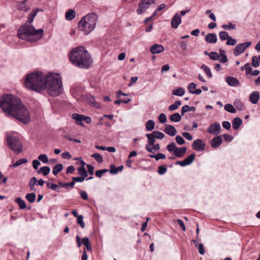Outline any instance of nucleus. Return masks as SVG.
I'll return each mask as SVG.
<instances>
[{
    "label": "nucleus",
    "instance_id": "nucleus-14",
    "mask_svg": "<svg viewBox=\"0 0 260 260\" xmlns=\"http://www.w3.org/2000/svg\"><path fill=\"white\" fill-rule=\"evenodd\" d=\"M165 50L164 46L161 45L155 44L150 48V52L152 54H158L162 52Z\"/></svg>",
    "mask_w": 260,
    "mask_h": 260
},
{
    "label": "nucleus",
    "instance_id": "nucleus-27",
    "mask_svg": "<svg viewBox=\"0 0 260 260\" xmlns=\"http://www.w3.org/2000/svg\"><path fill=\"white\" fill-rule=\"evenodd\" d=\"M185 90L182 87H179L178 88L173 90L172 94L176 96H182L184 94Z\"/></svg>",
    "mask_w": 260,
    "mask_h": 260
},
{
    "label": "nucleus",
    "instance_id": "nucleus-64",
    "mask_svg": "<svg viewBox=\"0 0 260 260\" xmlns=\"http://www.w3.org/2000/svg\"><path fill=\"white\" fill-rule=\"evenodd\" d=\"M40 164L39 160L35 159L32 161V166L35 170H38Z\"/></svg>",
    "mask_w": 260,
    "mask_h": 260
},
{
    "label": "nucleus",
    "instance_id": "nucleus-8",
    "mask_svg": "<svg viewBox=\"0 0 260 260\" xmlns=\"http://www.w3.org/2000/svg\"><path fill=\"white\" fill-rule=\"evenodd\" d=\"M154 3L155 0H141L139 4L138 8L137 10V14L141 15L148 9L151 4Z\"/></svg>",
    "mask_w": 260,
    "mask_h": 260
},
{
    "label": "nucleus",
    "instance_id": "nucleus-34",
    "mask_svg": "<svg viewBox=\"0 0 260 260\" xmlns=\"http://www.w3.org/2000/svg\"><path fill=\"white\" fill-rule=\"evenodd\" d=\"M15 202L18 204L20 209H25L26 207L25 202L21 198H18L15 200Z\"/></svg>",
    "mask_w": 260,
    "mask_h": 260
},
{
    "label": "nucleus",
    "instance_id": "nucleus-9",
    "mask_svg": "<svg viewBox=\"0 0 260 260\" xmlns=\"http://www.w3.org/2000/svg\"><path fill=\"white\" fill-rule=\"evenodd\" d=\"M251 45V42H246L238 44L233 50L234 55L237 56L243 53Z\"/></svg>",
    "mask_w": 260,
    "mask_h": 260
},
{
    "label": "nucleus",
    "instance_id": "nucleus-61",
    "mask_svg": "<svg viewBox=\"0 0 260 260\" xmlns=\"http://www.w3.org/2000/svg\"><path fill=\"white\" fill-rule=\"evenodd\" d=\"M84 178L83 177L80 176V177H73L72 178V181L74 182L75 183V182H82L84 180Z\"/></svg>",
    "mask_w": 260,
    "mask_h": 260
},
{
    "label": "nucleus",
    "instance_id": "nucleus-15",
    "mask_svg": "<svg viewBox=\"0 0 260 260\" xmlns=\"http://www.w3.org/2000/svg\"><path fill=\"white\" fill-rule=\"evenodd\" d=\"M260 98L259 93L257 91L252 92L249 95V101L253 104L257 103Z\"/></svg>",
    "mask_w": 260,
    "mask_h": 260
},
{
    "label": "nucleus",
    "instance_id": "nucleus-41",
    "mask_svg": "<svg viewBox=\"0 0 260 260\" xmlns=\"http://www.w3.org/2000/svg\"><path fill=\"white\" fill-rule=\"evenodd\" d=\"M167 171V168L165 165L159 166L158 167L157 173L160 175H163L166 174Z\"/></svg>",
    "mask_w": 260,
    "mask_h": 260
},
{
    "label": "nucleus",
    "instance_id": "nucleus-59",
    "mask_svg": "<svg viewBox=\"0 0 260 260\" xmlns=\"http://www.w3.org/2000/svg\"><path fill=\"white\" fill-rule=\"evenodd\" d=\"M174 155L177 157H181L183 156V154L178 147H177L176 151L174 152Z\"/></svg>",
    "mask_w": 260,
    "mask_h": 260
},
{
    "label": "nucleus",
    "instance_id": "nucleus-25",
    "mask_svg": "<svg viewBox=\"0 0 260 260\" xmlns=\"http://www.w3.org/2000/svg\"><path fill=\"white\" fill-rule=\"evenodd\" d=\"M78 174L83 178H85L88 176V172L84 166H81L78 168Z\"/></svg>",
    "mask_w": 260,
    "mask_h": 260
},
{
    "label": "nucleus",
    "instance_id": "nucleus-54",
    "mask_svg": "<svg viewBox=\"0 0 260 260\" xmlns=\"http://www.w3.org/2000/svg\"><path fill=\"white\" fill-rule=\"evenodd\" d=\"M39 161H41L44 163H47L48 161V156L46 154H41L38 156Z\"/></svg>",
    "mask_w": 260,
    "mask_h": 260
},
{
    "label": "nucleus",
    "instance_id": "nucleus-40",
    "mask_svg": "<svg viewBox=\"0 0 260 260\" xmlns=\"http://www.w3.org/2000/svg\"><path fill=\"white\" fill-rule=\"evenodd\" d=\"M195 153H193L184 159L185 160V162H186V164H187V165H189L192 164V162L193 161L195 158Z\"/></svg>",
    "mask_w": 260,
    "mask_h": 260
},
{
    "label": "nucleus",
    "instance_id": "nucleus-24",
    "mask_svg": "<svg viewBox=\"0 0 260 260\" xmlns=\"http://www.w3.org/2000/svg\"><path fill=\"white\" fill-rule=\"evenodd\" d=\"M196 110V108L194 107H193V106L190 107L188 105H185V106H183L181 108V114L182 116H183L184 114L186 112H187L189 111L195 112Z\"/></svg>",
    "mask_w": 260,
    "mask_h": 260
},
{
    "label": "nucleus",
    "instance_id": "nucleus-44",
    "mask_svg": "<svg viewBox=\"0 0 260 260\" xmlns=\"http://www.w3.org/2000/svg\"><path fill=\"white\" fill-rule=\"evenodd\" d=\"M244 68L245 70L246 75L248 76V75L250 74L251 72L252 71V69L251 67V64H250V63H246L244 66Z\"/></svg>",
    "mask_w": 260,
    "mask_h": 260
},
{
    "label": "nucleus",
    "instance_id": "nucleus-1",
    "mask_svg": "<svg viewBox=\"0 0 260 260\" xmlns=\"http://www.w3.org/2000/svg\"><path fill=\"white\" fill-rule=\"evenodd\" d=\"M0 108L6 114L24 124H28L30 122L29 111L22 104L20 99L14 94H4L0 98Z\"/></svg>",
    "mask_w": 260,
    "mask_h": 260
},
{
    "label": "nucleus",
    "instance_id": "nucleus-48",
    "mask_svg": "<svg viewBox=\"0 0 260 260\" xmlns=\"http://www.w3.org/2000/svg\"><path fill=\"white\" fill-rule=\"evenodd\" d=\"M234 105L239 110H243L244 109V105L243 103L238 100H236L234 102Z\"/></svg>",
    "mask_w": 260,
    "mask_h": 260
},
{
    "label": "nucleus",
    "instance_id": "nucleus-43",
    "mask_svg": "<svg viewBox=\"0 0 260 260\" xmlns=\"http://www.w3.org/2000/svg\"><path fill=\"white\" fill-rule=\"evenodd\" d=\"M38 174H43L44 176L49 174V167H44L41 168L37 172Z\"/></svg>",
    "mask_w": 260,
    "mask_h": 260
},
{
    "label": "nucleus",
    "instance_id": "nucleus-45",
    "mask_svg": "<svg viewBox=\"0 0 260 260\" xmlns=\"http://www.w3.org/2000/svg\"><path fill=\"white\" fill-rule=\"evenodd\" d=\"M208 56L212 60H217L219 59V55L216 52L212 51L209 52Z\"/></svg>",
    "mask_w": 260,
    "mask_h": 260
},
{
    "label": "nucleus",
    "instance_id": "nucleus-16",
    "mask_svg": "<svg viewBox=\"0 0 260 260\" xmlns=\"http://www.w3.org/2000/svg\"><path fill=\"white\" fill-rule=\"evenodd\" d=\"M225 81L230 86L232 87H237L240 84L238 80L236 78L233 77L227 76L225 78Z\"/></svg>",
    "mask_w": 260,
    "mask_h": 260
},
{
    "label": "nucleus",
    "instance_id": "nucleus-57",
    "mask_svg": "<svg viewBox=\"0 0 260 260\" xmlns=\"http://www.w3.org/2000/svg\"><path fill=\"white\" fill-rule=\"evenodd\" d=\"M79 194L81 198L87 201L88 199V197L87 192L84 190H81L79 192Z\"/></svg>",
    "mask_w": 260,
    "mask_h": 260
},
{
    "label": "nucleus",
    "instance_id": "nucleus-30",
    "mask_svg": "<svg viewBox=\"0 0 260 260\" xmlns=\"http://www.w3.org/2000/svg\"><path fill=\"white\" fill-rule=\"evenodd\" d=\"M82 243L86 246L88 251H91L92 247L91 246V243L88 237H84L82 239Z\"/></svg>",
    "mask_w": 260,
    "mask_h": 260
},
{
    "label": "nucleus",
    "instance_id": "nucleus-3",
    "mask_svg": "<svg viewBox=\"0 0 260 260\" xmlns=\"http://www.w3.org/2000/svg\"><path fill=\"white\" fill-rule=\"evenodd\" d=\"M48 77V74H45L41 71L30 72L24 78V86L28 90L41 92L47 87Z\"/></svg>",
    "mask_w": 260,
    "mask_h": 260
},
{
    "label": "nucleus",
    "instance_id": "nucleus-42",
    "mask_svg": "<svg viewBox=\"0 0 260 260\" xmlns=\"http://www.w3.org/2000/svg\"><path fill=\"white\" fill-rule=\"evenodd\" d=\"M219 37L221 41H224L225 40H228L230 36L227 32L221 31L219 34Z\"/></svg>",
    "mask_w": 260,
    "mask_h": 260
},
{
    "label": "nucleus",
    "instance_id": "nucleus-58",
    "mask_svg": "<svg viewBox=\"0 0 260 260\" xmlns=\"http://www.w3.org/2000/svg\"><path fill=\"white\" fill-rule=\"evenodd\" d=\"M75 185V183L74 182H71L69 183H64L63 186V188L69 189L70 188H74Z\"/></svg>",
    "mask_w": 260,
    "mask_h": 260
},
{
    "label": "nucleus",
    "instance_id": "nucleus-53",
    "mask_svg": "<svg viewBox=\"0 0 260 260\" xmlns=\"http://www.w3.org/2000/svg\"><path fill=\"white\" fill-rule=\"evenodd\" d=\"M196 87L197 85L194 83L191 82L189 83L187 87L188 91L192 93V92H193L194 90H196Z\"/></svg>",
    "mask_w": 260,
    "mask_h": 260
},
{
    "label": "nucleus",
    "instance_id": "nucleus-18",
    "mask_svg": "<svg viewBox=\"0 0 260 260\" xmlns=\"http://www.w3.org/2000/svg\"><path fill=\"white\" fill-rule=\"evenodd\" d=\"M83 115H81L78 113H73L72 115V118L76 121L77 124L81 126H83L84 124L82 122V121H83Z\"/></svg>",
    "mask_w": 260,
    "mask_h": 260
},
{
    "label": "nucleus",
    "instance_id": "nucleus-29",
    "mask_svg": "<svg viewBox=\"0 0 260 260\" xmlns=\"http://www.w3.org/2000/svg\"><path fill=\"white\" fill-rule=\"evenodd\" d=\"M155 122L152 120H148L146 124V129L148 131H152L154 128Z\"/></svg>",
    "mask_w": 260,
    "mask_h": 260
},
{
    "label": "nucleus",
    "instance_id": "nucleus-28",
    "mask_svg": "<svg viewBox=\"0 0 260 260\" xmlns=\"http://www.w3.org/2000/svg\"><path fill=\"white\" fill-rule=\"evenodd\" d=\"M63 169V165L61 164H59L55 165L52 169V173L54 175H56Z\"/></svg>",
    "mask_w": 260,
    "mask_h": 260
},
{
    "label": "nucleus",
    "instance_id": "nucleus-22",
    "mask_svg": "<svg viewBox=\"0 0 260 260\" xmlns=\"http://www.w3.org/2000/svg\"><path fill=\"white\" fill-rule=\"evenodd\" d=\"M76 12L73 9H69L65 13L66 19L68 21H71L75 18Z\"/></svg>",
    "mask_w": 260,
    "mask_h": 260
},
{
    "label": "nucleus",
    "instance_id": "nucleus-46",
    "mask_svg": "<svg viewBox=\"0 0 260 260\" xmlns=\"http://www.w3.org/2000/svg\"><path fill=\"white\" fill-rule=\"evenodd\" d=\"M91 156L93 157L98 162L102 163L103 161L102 155L99 153H93Z\"/></svg>",
    "mask_w": 260,
    "mask_h": 260
},
{
    "label": "nucleus",
    "instance_id": "nucleus-5",
    "mask_svg": "<svg viewBox=\"0 0 260 260\" xmlns=\"http://www.w3.org/2000/svg\"><path fill=\"white\" fill-rule=\"evenodd\" d=\"M98 15L94 12L89 13L83 16L78 23L79 29L84 34L88 35L95 27L98 21Z\"/></svg>",
    "mask_w": 260,
    "mask_h": 260
},
{
    "label": "nucleus",
    "instance_id": "nucleus-6",
    "mask_svg": "<svg viewBox=\"0 0 260 260\" xmlns=\"http://www.w3.org/2000/svg\"><path fill=\"white\" fill-rule=\"evenodd\" d=\"M63 91L62 78L59 73L50 72V96H57Z\"/></svg>",
    "mask_w": 260,
    "mask_h": 260
},
{
    "label": "nucleus",
    "instance_id": "nucleus-37",
    "mask_svg": "<svg viewBox=\"0 0 260 260\" xmlns=\"http://www.w3.org/2000/svg\"><path fill=\"white\" fill-rule=\"evenodd\" d=\"M149 157L150 158H154L156 159V160H158L160 159H164L166 158V155L161 153H158L157 154H150L149 155Z\"/></svg>",
    "mask_w": 260,
    "mask_h": 260
},
{
    "label": "nucleus",
    "instance_id": "nucleus-13",
    "mask_svg": "<svg viewBox=\"0 0 260 260\" xmlns=\"http://www.w3.org/2000/svg\"><path fill=\"white\" fill-rule=\"evenodd\" d=\"M181 22V17L180 14L176 13L173 17L171 21V26L173 28H178Z\"/></svg>",
    "mask_w": 260,
    "mask_h": 260
},
{
    "label": "nucleus",
    "instance_id": "nucleus-12",
    "mask_svg": "<svg viewBox=\"0 0 260 260\" xmlns=\"http://www.w3.org/2000/svg\"><path fill=\"white\" fill-rule=\"evenodd\" d=\"M222 143L221 136H217L214 137L210 142L211 146L213 148L219 147Z\"/></svg>",
    "mask_w": 260,
    "mask_h": 260
},
{
    "label": "nucleus",
    "instance_id": "nucleus-39",
    "mask_svg": "<svg viewBox=\"0 0 260 260\" xmlns=\"http://www.w3.org/2000/svg\"><path fill=\"white\" fill-rule=\"evenodd\" d=\"M156 139H162L165 137V135L162 132L159 131H153L151 133Z\"/></svg>",
    "mask_w": 260,
    "mask_h": 260
},
{
    "label": "nucleus",
    "instance_id": "nucleus-56",
    "mask_svg": "<svg viewBox=\"0 0 260 260\" xmlns=\"http://www.w3.org/2000/svg\"><path fill=\"white\" fill-rule=\"evenodd\" d=\"M158 120L161 123L167 121V116L164 113H161L158 116Z\"/></svg>",
    "mask_w": 260,
    "mask_h": 260
},
{
    "label": "nucleus",
    "instance_id": "nucleus-38",
    "mask_svg": "<svg viewBox=\"0 0 260 260\" xmlns=\"http://www.w3.org/2000/svg\"><path fill=\"white\" fill-rule=\"evenodd\" d=\"M146 136L148 139L149 144L151 146L154 145L155 141V139L156 138L154 137V136L152 135V134H147Z\"/></svg>",
    "mask_w": 260,
    "mask_h": 260
},
{
    "label": "nucleus",
    "instance_id": "nucleus-19",
    "mask_svg": "<svg viewBox=\"0 0 260 260\" xmlns=\"http://www.w3.org/2000/svg\"><path fill=\"white\" fill-rule=\"evenodd\" d=\"M205 41L209 43H215L217 42V38L215 34H208L205 38Z\"/></svg>",
    "mask_w": 260,
    "mask_h": 260
},
{
    "label": "nucleus",
    "instance_id": "nucleus-52",
    "mask_svg": "<svg viewBox=\"0 0 260 260\" xmlns=\"http://www.w3.org/2000/svg\"><path fill=\"white\" fill-rule=\"evenodd\" d=\"M259 62L258 61L257 57L256 56H253L252 57V65L254 68H257L259 65Z\"/></svg>",
    "mask_w": 260,
    "mask_h": 260
},
{
    "label": "nucleus",
    "instance_id": "nucleus-23",
    "mask_svg": "<svg viewBox=\"0 0 260 260\" xmlns=\"http://www.w3.org/2000/svg\"><path fill=\"white\" fill-rule=\"evenodd\" d=\"M123 169V166H119L118 167H116L114 165H111L110 168V173L112 174H116L118 172H121Z\"/></svg>",
    "mask_w": 260,
    "mask_h": 260
},
{
    "label": "nucleus",
    "instance_id": "nucleus-31",
    "mask_svg": "<svg viewBox=\"0 0 260 260\" xmlns=\"http://www.w3.org/2000/svg\"><path fill=\"white\" fill-rule=\"evenodd\" d=\"M27 162V159L26 158H22L18 160L15 163H14L13 165H11L10 166L11 168H16L20 165L25 164Z\"/></svg>",
    "mask_w": 260,
    "mask_h": 260
},
{
    "label": "nucleus",
    "instance_id": "nucleus-49",
    "mask_svg": "<svg viewBox=\"0 0 260 260\" xmlns=\"http://www.w3.org/2000/svg\"><path fill=\"white\" fill-rule=\"evenodd\" d=\"M237 41L236 39H233L232 37L230 36L227 40V42L226 43V45H231L234 46L236 44Z\"/></svg>",
    "mask_w": 260,
    "mask_h": 260
},
{
    "label": "nucleus",
    "instance_id": "nucleus-50",
    "mask_svg": "<svg viewBox=\"0 0 260 260\" xmlns=\"http://www.w3.org/2000/svg\"><path fill=\"white\" fill-rule=\"evenodd\" d=\"M222 28L225 30L228 29H236V26L232 23H230L228 25L223 24L222 26Z\"/></svg>",
    "mask_w": 260,
    "mask_h": 260
},
{
    "label": "nucleus",
    "instance_id": "nucleus-11",
    "mask_svg": "<svg viewBox=\"0 0 260 260\" xmlns=\"http://www.w3.org/2000/svg\"><path fill=\"white\" fill-rule=\"evenodd\" d=\"M205 142L200 139L195 140L192 144V148L197 151L204 150L205 149Z\"/></svg>",
    "mask_w": 260,
    "mask_h": 260
},
{
    "label": "nucleus",
    "instance_id": "nucleus-47",
    "mask_svg": "<svg viewBox=\"0 0 260 260\" xmlns=\"http://www.w3.org/2000/svg\"><path fill=\"white\" fill-rule=\"evenodd\" d=\"M83 216L82 215H80L79 216L77 217V223L79 224L82 229H84L85 226L83 221Z\"/></svg>",
    "mask_w": 260,
    "mask_h": 260
},
{
    "label": "nucleus",
    "instance_id": "nucleus-36",
    "mask_svg": "<svg viewBox=\"0 0 260 260\" xmlns=\"http://www.w3.org/2000/svg\"><path fill=\"white\" fill-rule=\"evenodd\" d=\"M25 198L29 203H32L36 199V196L35 193H28L26 194Z\"/></svg>",
    "mask_w": 260,
    "mask_h": 260
},
{
    "label": "nucleus",
    "instance_id": "nucleus-10",
    "mask_svg": "<svg viewBox=\"0 0 260 260\" xmlns=\"http://www.w3.org/2000/svg\"><path fill=\"white\" fill-rule=\"evenodd\" d=\"M221 129L220 124L218 122H215L209 126L207 129V131L209 134L214 135H218L220 133Z\"/></svg>",
    "mask_w": 260,
    "mask_h": 260
},
{
    "label": "nucleus",
    "instance_id": "nucleus-4",
    "mask_svg": "<svg viewBox=\"0 0 260 260\" xmlns=\"http://www.w3.org/2000/svg\"><path fill=\"white\" fill-rule=\"evenodd\" d=\"M69 55L71 62L81 69H88L92 62L89 53L83 46L73 48Z\"/></svg>",
    "mask_w": 260,
    "mask_h": 260
},
{
    "label": "nucleus",
    "instance_id": "nucleus-7",
    "mask_svg": "<svg viewBox=\"0 0 260 260\" xmlns=\"http://www.w3.org/2000/svg\"><path fill=\"white\" fill-rule=\"evenodd\" d=\"M7 141L8 145L11 149L17 153L21 152L23 149L22 144L16 134L14 133L12 135L7 136Z\"/></svg>",
    "mask_w": 260,
    "mask_h": 260
},
{
    "label": "nucleus",
    "instance_id": "nucleus-35",
    "mask_svg": "<svg viewBox=\"0 0 260 260\" xmlns=\"http://www.w3.org/2000/svg\"><path fill=\"white\" fill-rule=\"evenodd\" d=\"M201 69L204 70L205 74L208 76L209 78L212 77V74L210 68L205 64H202L201 67Z\"/></svg>",
    "mask_w": 260,
    "mask_h": 260
},
{
    "label": "nucleus",
    "instance_id": "nucleus-60",
    "mask_svg": "<svg viewBox=\"0 0 260 260\" xmlns=\"http://www.w3.org/2000/svg\"><path fill=\"white\" fill-rule=\"evenodd\" d=\"M199 249V252L201 255H204L205 254V251L204 248V245L202 243H200L198 245V246Z\"/></svg>",
    "mask_w": 260,
    "mask_h": 260
},
{
    "label": "nucleus",
    "instance_id": "nucleus-55",
    "mask_svg": "<svg viewBox=\"0 0 260 260\" xmlns=\"http://www.w3.org/2000/svg\"><path fill=\"white\" fill-rule=\"evenodd\" d=\"M27 0H24L22 2L21 4L19 6V9L22 11H27L29 10L28 7H26L25 5H24L25 2Z\"/></svg>",
    "mask_w": 260,
    "mask_h": 260
},
{
    "label": "nucleus",
    "instance_id": "nucleus-63",
    "mask_svg": "<svg viewBox=\"0 0 260 260\" xmlns=\"http://www.w3.org/2000/svg\"><path fill=\"white\" fill-rule=\"evenodd\" d=\"M222 127L226 129H230L231 127V125L230 122L224 121L222 123Z\"/></svg>",
    "mask_w": 260,
    "mask_h": 260
},
{
    "label": "nucleus",
    "instance_id": "nucleus-62",
    "mask_svg": "<svg viewBox=\"0 0 260 260\" xmlns=\"http://www.w3.org/2000/svg\"><path fill=\"white\" fill-rule=\"evenodd\" d=\"M222 137H223L225 140L228 142H231L234 138L233 136L228 134L222 135Z\"/></svg>",
    "mask_w": 260,
    "mask_h": 260
},
{
    "label": "nucleus",
    "instance_id": "nucleus-26",
    "mask_svg": "<svg viewBox=\"0 0 260 260\" xmlns=\"http://www.w3.org/2000/svg\"><path fill=\"white\" fill-rule=\"evenodd\" d=\"M170 119L172 122H177L181 120V116L179 113H175L170 116Z\"/></svg>",
    "mask_w": 260,
    "mask_h": 260
},
{
    "label": "nucleus",
    "instance_id": "nucleus-32",
    "mask_svg": "<svg viewBox=\"0 0 260 260\" xmlns=\"http://www.w3.org/2000/svg\"><path fill=\"white\" fill-rule=\"evenodd\" d=\"M177 146L175 142H171L170 144H168L167 146V150L171 153H174V152L176 151V149H177Z\"/></svg>",
    "mask_w": 260,
    "mask_h": 260
},
{
    "label": "nucleus",
    "instance_id": "nucleus-21",
    "mask_svg": "<svg viewBox=\"0 0 260 260\" xmlns=\"http://www.w3.org/2000/svg\"><path fill=\"white\" fill-rule=\"evenodd\" d=\"M71 92L73 96L77 99H79L81 96V93L79 87L77 86L73 87L71 89Z\"/></svg>",
    "mask_w": 260,
    "mask_h": 260
},
{
    "label": "nucleus",
    "instance_id": "nucleus-33",
    "mask_svg": "<svg viewBox=\"0 0 260 260\" xmlns=\"http://www.w3.org/2000/svg\"><path fill=\"white\" fill-rule=\"evenodd\" d=\"M224 110L231 113H235L237 111L235 107L231 104L225 105Z\"/></svg>",
    "mask_w": 260,
    "mask_h": 260
},
{
    "label": "nucleus",
    "instance_id": "nucleus-2",
    "mask_svg": "<svg viewBox=\"0 0 260 260\" xmlns=\"http://www.w3.org/2000/svg\"><path fill=\"white\" fill-rule=\"evenodd\" d=\"M41 11V9H39L32 10L28 16L27 22L18 30L17 35L19 38L29 42H36L42 38L44 29L42 28L36 29L32 25L30 24L33 21L37 13Z\"/></svg>",
    "mask_w": 260,
    "mask_h": 260
},
{
    "label": "nucleus",
    "instance_id": "nucleus-17",
    "mask_svg": "<svg viewBox=\"0 0 260 260\" xmlns=\"http://www.w3.org/2000/svg\"><path fill=\"white\" fill-rule=\"evenodd\" d=\"M164 132L170 136H174L177 133L175 127L172 125H167L164 129Z\"/></svg>",
    "mask_w": 260,
    "mask_h": 260
},
{
    "label": "nucleus",
    "instance_id": "nucleus-20",
    "mask_svg": "<svg viewBox=\"0 0 260 260\" xmlns=\"http://www.w3.org/2000/svg\"><path fill=\"white\" fill-rule=\"evenodd\" d=\"M242 124V120L239 117H236L233 119L232 121L233 128L235 130H237Z\"/></svg>",
    "mask_w": 260,
    "mask_h": 260
},
{
    "label": "nucleus",
    "instance_id": "nucleus-51",
    "mask_svg": "<svg viewBox=\"0 0 260 260\" xmlns=\"http://www.w3.org/2000/svg\"><path fill=\"white\" fill-rule=\"evenodd\" d=\"M175 140L177 143L179 145H182L185 143V141L183 139V138L177 135L175 138Z\"/></svg>",
    "mask_w": 260,
    "mask_h": 260
}]
</instances>
